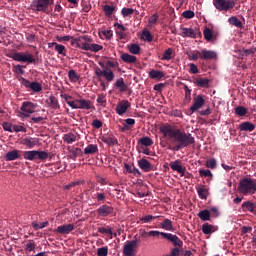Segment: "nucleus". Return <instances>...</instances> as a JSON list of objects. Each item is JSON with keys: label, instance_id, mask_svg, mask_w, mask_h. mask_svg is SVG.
<instances>
[{"label": "nucleus", "instance_id": "nucleus-1", "mask_svg": "<svg viewBox=\"0 0 256 256\" xmlns=\"http://www.w3.org/2000/svg\"><path fill=\"white\" fill-rule=\"evenodd\" d=\"M159 130L163 137H169L172 143H174L172 148L169 146L171 151H181V149H185V147L195 145V137H193L191 133L181 130L176 125L165 124L160 126Z\"/></svg>", "mask_w": 256, "mask_h": 256}, {"label": "nucleus", "instance_id": "nucleus-2", "mask_svg": "<svg viewBox=\"0 0 256 256\" xmlns=\"http://www.w3.org/2000/svg\"><path fill=\"white\" fill-rule=\"evenodd\" d=\"M238 192L241 195H255L256 179H253L251 177L242 178L238 184Z\"/></svg>", "mask_w": 256, "mask_h": 256}, {"label": "nucleus", "instance_id": "nucleus-3", "mask_svg": "<svg viewBox=\"0 0 256 256\" xmlns=\"http://www.w3.org/2000/svg\"><path fill=\"white\" fill-rule=\"evenodd\" d=\"M23 158L26 161H45L49 159V152L46 151H39V150H30L23 152Z\"/></svg>", "mask_w": 256, "mask_h": 256}, {"label": "nucleus", "instance_id": "nucleus-4", "mask_svg": "<svg viewBox=\"0 0 256 256\" xmlns=\"http://www.w3.org/2000/svg\"><path fill=\"white\" fill-rule=\"evenodd\" d=\"M213 5L217 11H231L235 7V0H213Z\"/></svg>", "mask_w": 256, "mask_h": 256}, {"label": "nucleus", "instance_id": "nucleus-5", "mask_svg": "<svg viewBox=\"0 0 256 256\" xmlns=\"http://www.w3.org/2000/svg\"><path fill=\"white\" fill-rule=\"evenodd\" d=\"M13 61H18L19 63H35V58L33 54H25L23 52H15L12 55Z\"/></svg>", "mask_w": 256, "mask_h": 256}, {"label": "nucleus", "instance_id": "nucleus-6", "mask_svg": "<svg viewBox=\"0 0 256 256\" xmlns=\"http://www.w3.org/2000/svg\"><path fill=\"white\" fill-rule=\"evenodd\" d=\"M20 83L25 87L26 89H31L34 93H39L40 91H43V86H41V83L39 82H31L23 77L20 78Z\"/></svg>", "mask_w": 256, "mask_h": 256}, {"label": "nucleus", "instance_id": "nucleus-7", "mask_svg": "<svg viewBox=\"0 0 256 256\" xmlns=\"http://www.w3.org/2000/svg\"><path fill=\"white\" fill-rule=\"evenodd\" d=\"M37 107V104L29 101H25L22 103L20 107V111H22L23 117H30L32 113H35V108Z\"/></svg>", "mask_w": 256, "mask_h": 256}, {"label": "nucleus", "instance_id": "nucleus-8", "mask_svg": "<svg viewBox=\"0 0 256 256\" xmlns=\"http://www.w3.org/2000/svg\"><path fill=\"white\" fill-rule=\"evenodd\" d=\"M51 0H33L31 7L33 11H42L45 12L49 8Z\"/></svg>", "mask_w": 256, "mask_h": 256}, {"label": "nucleus", "instance_id": "nucleus-9", "mask_svg": "<svg viewBox=\"0 0 256 256\" xmlns=\"http://www.w3.org/2000/svg\"><path fill=\"white\" fill-rule=\"evenodd\" d=\"M199 58L204 61L217 60V52L213 50L203 49L201 52L197 51Z\"/></svg>", "mask_w": 256, "mask_h": 256}, {"label": "nucleus", "instance_id": "nucleus-10", "mask_svg": "<svg viewBox=\"0 0 256 256\" xmlns=\"http://www.w3.org/2000/svg\"><path fill=\"white\" fill-rule=\"evenodd\" d=\"M139 240L135 239L132 241H128L123 247V255L125 256H133L135 248L137 247Z\"/></svg>", "mask_w": 256, "mask_h": 256}, {"label": "nucleus", "instance_id": "nucleus-11", "mask_svg": "<svg viewBox=\"0 0 256 256\" xmlns=\"http://www.w3.org/2000/svg\"><path fill=\"white\" fill-rule=\"evenodd\" d=\"M204 105H205V98L202 95H197L193 99V104L190 107V111L192 113H195V111H199V109H203Z\"/></svg>", "mask_w": 256, "mask_h": 256}, {"label": "nucleus", "instance_id": "nucleus-12", "mask_svg": "<svg viewBox=\"0 0 256 256\" xmlns=\"http://www.w3.org/2000/svg\"><path fill=\"white\" fill-rule=\"evenodd\" d=\"M181 37H189L190 39H197V35H201V32H199L198 29H193V28H181Z\"/></svg>", "mask_w": 256, "mask_h": 256}, {"label": "nucleus", "instance_id": "nucleus-13", "mask_svg": "<svg viewBox=\"0 0 256 256\" xmlns=\"http://www.w3.org/2000/svg\"><path fill=\"white\" fill-rule=\"evenodd\" d=\"M163 239L170 241L174 247H183V240L178 238L177 235H173L171 233L163 234Z\"/></svg>", "mask_w": 256, "mask_h": 256}, {"label": "nucleus", "instance_id": "nucleus-14", "mask_svg": "<svg viewBox=\"0 0 256 256\" xmlns=\"http://www.w3.org/2000/svg\"><path fill=\"white\" fill-rule=\"evenodd\" d=\"M113 211V207L103 204L96 210V213L98 217H109V215H113Z\"/></svg>", "mask_w": 256, "mask_h": 256}, {"label": "nucleus", "instance_id": "nucleus-15", "mask_svg": "<svg viewBox=\"0 0 256 256\" xmlns=\"http://www.w3.org/2000/svg\"><path fill=\"white\" fill-rule=\"evenodd\" d=\"M71 231H75V224H65L58 226L57 229L54 230V233H58L59 235H69Z\"/></svg>", "mask_w": 256, "mask_h": 256}, {"label": "nucleus", "instance_id": "nucleus-16", "mask_svg": "<svg viewBox=\"0 0 256 256\" xmlns=\"http://www.w3.org/2000/svg\"><path fill=\"white\" fill-rule=\"evenodd\" d=\"M99 65L103 69V77H105L108 83H111V81L115 79V73H113V70H111L109 67H105V64L103 62H99Z\"/></svg>", "mask_w": 256, "mask_h": 256}, {"label": "nucleus", "instance_id": "nucleus-17", "mask_svg": "<svg viewBox=\"0 0 256 256\" xmlns=\"http://www.w3.org/2000/svg\"><path fill=\"white\" fill-rule=\"evenodd\" d=\"M131 107V103L127 100H122L117 106H116V113L117 115H125L127 113V109Z\"/></svg>", "mask_w": 256, "mask_h": 256}, {"label": "nucleus", "instance_id": "nucleus-18", "mask_svg": "<svg viewBox=\"0 0 256 256\" xmlns=\"http://www.w3.org/2000/svg\"><path fill=\"white\" fill-rule=\"evenodd\" d=\"M21 144L25 145V147H28V149H33L39 145V138L26 137L22 139Z\"/></svg>", "mask_w": 256, "mask_h": 256}, {"label": "nucleus", "instance_id": "nucleus-19", "mask_svg": "<svg viewBox=\"0 0 256 256\" xmlns=\"http://www.w3.org/2000/svg\"><path fill=\"white\" fill-rule=\"evenodd\" d=\"M169 167L172 171H177V173H180L181 177L185 176V168L181 166V161L175 160L173 162H170Z\"/></svg>", "mask_w": 256, "mask_h": 256}, {"label": "nucleus", "instance_id": "nucleus-20", "mask_svg": "<svg viewBox=\"0 0 256 256\" xmlns=\"http://www.w3.org/2000/svg\"><path fill=\"white\" fill-rule=\"evenodd\" d=\"M101 141L106 145H108L109 147H114V145H119V141L113 134L102 136Z\"/></svg>", "mask_w": 256, "mask_h": 256}, {"label": "nucleus", "instance_id": "nucleus-21", "mask_svg": "<svg viewBox=\"0 0 256 256\" xmlns=\"http://www.w3.org/2000/svg\"><path fill=\"white\" fill-rule=\"evenodd\" d=\"M138 166L140 167V169H142V171H145V173H149V171L153 169L151 162H149V160L145 158L138 160Z\"/></svg>", "mask_w": 256, "mask_h": 256}, {"label": "nucleus", "instance_id": "nucleus-22", "mask_svg": "<svg viewBox=\"0 0 256 256\" xmlns=\"http://www.w3.org/2000/svg\"><path fill=\"white\" fill-rule=\"evenodd\" d=\"M48 47L49 49H51V47H54V50L56 51V53H58V55H63L65 57V51H67V49L64 45L57 44V42H49Z\"/></svg>", "mask_w": 256, "mask_h": 256}, {"label": "nucleus", "instance_id": "nucleus-23", "mask_svg": "<svg viewBox=\"0 0 256 256\" xmlns=\"http://www.w3.org/2000/svg\"><path fill=\"white\" fill-rule=\"evenodd\" d=\"M155 219H159V216H153L151 214H146L139 218L138 223H140L141 225H145L147 223H152V221H155Z\"/></svg>", "mask_w": 256, "mask_h": 256}, {"label": "nucleus", "instance_id": "nucleus-24", "mask_svg": "<svg viewBox=\"0 0 256 256\" xmlns=\"http://www.w3.org/2000/svg\"><path fill=\"white\" fill-rule=\"evenodd\" d=\"M46 103L48 107H51V109H60L59 100L57 97L51 95L48 99H46Z\"/></svg>", "mask_w": 256, "mask_h": 256}, {"label": "nucleus", "instance_id": "nucleus-25", "mask_svg": "<svg viewBox=\"0 0 256 256\" xmlns=\"http://www.w3.org/2000/svg\"><path fill=\"white\" fill-rule=\"evenodd\" d=\"M20 157L19 150H12L5 154L4 159L5 161H16V159H19Z\"/></svg>", "mask_w": 256, "mask_h": 256}, {"label": "nucleus", "instance_id": "nucleus-26", "mask_svg": "<svg viewBox=\"0 0 256 256\" xmlns=\"http://www.w3.org/2000/svg\"><path fill=\"white\" fill-rule=\"evenodd\" d=\"M217 229V226H213L207 222L202 225V233H204V235H211V233H215Z\"/></svg>", "mask_w": 256, "mask_h": 256}, {"label": "nucleus", "instance_id": "nucleus-27", "mask_svg": "<svg viewBox=\"0 0 256 256\" xmlns=\"http://www.w3.org/2000/svg\"><path fill=\"white\" fill-rule=\"evenodd\" d=\"M196 189H197L198 197L200 199H204L205 201H207V197H209V189L205 188V186L198 187Z\"/></svg>", "mask_w": 256, "mask_h": 256}, {"label": "nucleus", "instance_id": "nucleus-28", "mask_svg": "<svg viewBox=\"0 0 256 256\" xmlns=\"http://www.w3.org/2000/svg\"><path fill=\"white\" fill-rule=\"evenodd\" d=\"M115 87L116 89H119L121 93H125V91L128 89V86L125 84V80H123V78L116 80Z\"/></svg>", "mask_w": 256, "mask_h": 256}, {"label": "nucleus", "instance_id": "nucleus-29", "mask_svg": "<svg viewBox=\"0 0 256 256\" xmlns=\"http://www.w3.org/2000/svg\"><path fill=\"white\" fill-rule=\"evenodd\" d=\"M98 233H101L102 235H110L111 237H117V233H113V230L110 226L99 227Z\"/></svg>", "mask_w": 256, "mask_h": 256}, {"label": "nucleus", "instance_id": "nucleus-30", "mask_svg": "<svg viewBox=\"0 0 256 256\" xmlns=\"http://www.w3.org/2000/svg\"><path fill=\"white\" fill-rule=\"evenodd\" d=\"M99 151V147H97V144H89L84 149V155H93Z\"/></svg>", "mask_w": 256, "mask_h": 256}, {"label": "nucleus", "instance_id": "nucleus-31", "mask_svg": "<svg viewBox=\"0 0 256 256\" xmlns=\"http://www.w3.org/2000/svg\"><path fill=\"white\" fill-rule=\"evenodd\" d=\"M240 131H254L255 130V124L251 122H242L239 125Z\"/></svg>", "mask_w": 256, "mask_h": 256}, {"label": "nucleus", "instance_id": "nucleus-32", "mask_svg": "<svg viewBox=\"0 0 256 256\" xmlns=\"http://www.w3.org/2000/svg\"><path fill=\"white\" fill-rule=\"evenodd\" d=\"M63 141L68 144L75 143L77 141V135L71 132L64 134Z\"/></svg>", "mask_w": 256, "mask_h": 256}, {"label": "nucleus", "instance_id": "nucleus-33", "mask_svg": "<svg viewBox=\"0 0 256 256\" xmlns=\"http://www.w3.org/2000/svg\"><path fill=\"white\" fill-rule=\"evenodd\" d=\"M121 59L124 61V63H135V61H137L136 56L127 53H123L121 55Z\"/></svg>", "mask_w": 256, "mask_h": 256}, {"label": "nucleus", "instance_id": "nucleus-34", "mask_svg": "<svg viewBox=\"0 0 256 256\" xmlns=\"http://www.w3.org/2000/svg\"><path fill=\"white\" fill-rule=\"evenodd\" d=\"M160 225L162 229H165V231H175L173 228V221L169 219H165Z\"/></svg>", "mask_w": 256, "mask_h": 256}, {"label": "nucleus", "instance_id": "nucleus-35", "mask_svg": "<svg viewBox=\"0 0 256 256\" xmlns=\"http://www.w3.org/2000/svg\"><path fill=\"white\" fill-rule=\"evenodd\" d=\"M138 143L144 147H151L153 145V139L149 138V136H144L138 140Z\"/></svg>", "mask_w": 256, "mask_h": 256}, {"label": "nucleus", "instance_id": "nucleus-36", "mask_svg": "<svg viewBox=\"0 0 256 256\" xmlns=\"http://www.w3.org/2000/svg\"><path fill=\"white\" fill-rule=\"evenodd\" d=\"M78 109H91V100L81 99L78 100Z\"/></svg>", "mask_w": 256, "mask_h": 256}, {"label": "nucleus", "instance_id": "nucleus-37", "mask_svg": "<svg viewBox=\"0 0 256 256\" xmlns=\"http://www.w3.org/2000/svg\"><path fill=\"white\" fill-rule=\"evenodd\" d=\"M149 76L151 79H163V77H165V73L161 70H151L149 72Z\"/></svg>", "mask_w": 256, "mask_h": 256}, {"label": "nucleus", "instance_id": "nucleus-38", "mask_svg": "<svg viewBox=\"0 0 256 256\" xmlns=\"http://www.w3.org/2000/svg\"><path fill=\"white\" fill-rule=\"evenodd\" d=\"M31 225L35 231H39V229H45V227H49V221H45L42 223H37V221H33Z\"/></svg>", "mask_w": 256, "mask_h": 256}, {"label": "nucleus", "instance_id": "nucleus-39", "mask_svg": "<svg viewBox=\"0 0 256 256\" xmlns=\"http://www.w3.org/2000/svg\"><path fill=\"white\" fill-rule=\"evenodd\" d=\"M198 217L202 220V221H209L211 219V212L207 209L205 210H201L198 213Z\"/></svg>", "mask_w": 256, "mask_h": 256}, {"label": "nucleus", "instance_id": "nucleus-40", "mask_svg": "<svg viewBox=\"0 0 256 256\" xmlns=\"http://www.w3.org/2000/svg\"><path fill=\"white\" fill-rule=\"evenodd\" d=\"M184 91H185V96H184V103L185 105H189L191 103V89H189V86L184 85Z\"/></svg>", "mask_w": 256, "mask_h": 256}, {"label": "nucleus", "instance_id": "nucleus-41", "mask_svg": "<svg viewBox=\"0 0 256 256\" xmlns=\"http://www.w3.org/2000/svg\"><path fill=\"white\" fill-rule=\"evenodd\" d=\"M228 23L230 25H234V27H243V22L237 18V16H232L228 19Z\"/></svg>", "mask_w": 256, "mask_h": 256}, {"label": "nucleus", "instance_id": "nucleus-42", "mask_svg": "<svg viewBox=\"0 0 256 256\" xmlns=\"http://www.w3.org/2000/svg\"><path fill=\"white\" fill-rule=\"evenodd\" d=\"M173 49L168 48L164 51V54L161 58L162 61H171L173 59Z\"/></svg>", "mask_w": 256, "mask_h": 256}, {"label": "nucleus", "instance_id": "nucleus-43", "mask_svg": "<svg viewBox=\"0 0 256 256\" xmlns=\"http://www.w3.org/2000/svg\"><path fill=\"white\" fill-rule=\"evenodd\" d=\"M124 167L127 173H132V175H138L139 177H141V171H139V169L135 167L132 168L129 164H125Z\"/></svg>", "mask_w": 256, "mask_h": 256}, {"label": "nucleus", "instance_id": "nucleus-44", "mask_svg": "<svg viewBox=\"0 0 256 256\" xmlns=\"http://www.w3.org/2000/svg\"><path fill=\"white\" fill-rule=\"evenodd\" d=\"M68 77H69L71 83H77V81H79V74H77V72H75V70H69Z\"/></svg>", "mask_w": 256, "mask_h": 256}, {"label": "nucleus", "instance_id": "nucleus-45", "mask_svg": "<svg viewBox=\"0 0 256 256\" xmlns=\"http://www.w3.org/2000/svg\"><path fill=\"white\" fill-rule=\"evenodd\" d=\"M141 39L143 41H148V43H151V41H153V35H151V32H149V30H144L142 32Z\"/></svg>", "mask_w": 256, "mask_h": 256}, {"label": "nucleus", "instance_id": "nucleus-46", "mask_svg": "<svg viewBox=\"0 0 256 256\" xmlns=\"http://www.w3.org/2000/svg\"><path fill=\"white\" fill-rule=\"evenodd\" d=\"M255 203L251 202V201H245L241 207L243 211H249L250 213H252L253 211V206Z\"/></svg>", "mask_w": 256, "mask_h": 256}, {"label": "nucleus", "instance_id": "nucleus-47", "mask_svg": "<svg viewBox=\"0 0 256 256\" xmlns=\"http://www.w3.org/2000/svg\"><path fill=\"white\" fill-rule=\"evenodd\" d=\"M141 51V46L139 44H131L129 46V52L132 53V55H139Z\"/></svg>", "mask_w": 256, "mask_h": 256}, {"label": "nucleus", "instance_id": "nucleus-48", "mask_svg": "<svg viewBox=\"0 0 256 256\" xmlns=\"http://www.w3.org/2000/svg\"><path fill=\"white\" fill-rule=\"evenodd\" d=\"M205 165L208 169H217V160H215V158H210L206 160Z\"/></svg>", "mask_w": 256, "mask_h": 256}, {"label": "nucleus", "instance_id": "nucleus-49", "mask_svg": "<svg viewBox=\"0 0 256 256\" xmlns=\"http://www.w3.org/2000/svg\"><path fill=\"white\" fill-rule=\"evenodd\" d=\"M235 113L236 115H239V117H245V115H247V108L244 106H237L235 108Z\"/></svg>", "mask_w": 256, "mask_h": 256}, {"label": "nucleus", "instance_id": "nucleus-50", "mask_svg": "<svg viewBox=\"0 0 256 256\" xmlns=\"http://www.w3.org/2000/svg\"><path fill=\"white\" fill-rule=\"evenodd\" d=\"M197 87H209V79L207 78H200L196 80Z\"/></svg>", "mask_w": 256, "mask_h": 256}, {"label": "nucleus", "instance_id": "nucleus-51", "mask_svg": "<svg viewBox=\"0 0 256 256\" xmlns=\"http://www.w3.org/2000/svg\"><path fill=\"white\" fill-rule=\"evenodd\" d=\"M103 11L107 17L113 15V12L115 11V7L111 5H104Z\"/></svg>", "mask_w": 256, "mask_h": 256}, {"label": "nucleus", "instance_id": "nucleus-52", "mask_svg": "<svg viewBox=\"0 0 256 256\" xmlns=\"http://www.w3.org/2000/svg\"><path fill=\"white\" fill-rule=\"evenodd\" d=\"M133 13H135V9L133 8L124 7L121 10V15H123L124 17H130V15H133Z\"/></svg>", "mask_w": 256, "mask_h": 256}, {"label": "nucleus", "instance_id": "nucleus-53", "mask_svg": "<svg viewBox=\"0 0 256 256\" xmlns=\"http://www.w3.org/2000/svg\"><path fill=\"white\" fill-rule=\"evenodd\" d=\"M203 35L206 41H211L213 39V32L209 28L204 29Z\"/></svg>", "mask_w": 256, "mask_h": 256}, {"label": "nucleus", "instance_id": "nucleus-54", "mask_svg": "<svg viewBox=\"0 0 256 256\" xmlns=\"http://www.w3.org/2000/svg\"><path fill=\"white\" fill-rule=\"evenodd\" d=\"M109 255V247H101L97 249V256H107Z\"/></svg>", "mask_w": 256, "mask_h": 256}, {"label": "nucleus", "instance_id": "nucleus-55", "mask_svg": "<svg viewBox=\"0 0 256 256\" xmlns=\"http://www.w3.org/2000/svg\"><path fill=\"white\" fill-rule=\"evenodd\" d=\"M146 235L148 237H159L161 235V237H163V235H166L165 232H159L157 230H152V231H149L148 233H146Z\"/></svg>", "mask_w": 256, "mask_h": 256}, {"label": "nucleus", "instance_id": "nucleus-56", "mask_svg": "<svg viewBox=\"0 0 256 256\" xmlns=\"http://www.w3.org/2000/svg\"><path fill=\"white\" fill-rule=\"evenodd\" d=\"M181 251H183V247H174L170 251L171 256H179L181 255Z\"/></svg>", "mask_w": 256, "mask_h": 256}, {"label": "nucleus", "instance_id": "nucleus-57", "mask_svg": "<svg viewBox=\"0 0 256 256\" xmlns=\"http://www.w3.org/2000/svg\"><path fill=\"white\" fill-rule=\"evenodd\" d=\"M182 16L184 19H193V17H195V12L192 10H186L182 13Z\"/></svg>", "mask_w": 256, "mask_h": 256}, {"label": "nucleus", "instance_id": "nucleus-58", "mask_svg": "<svg viewBox=\"0 0 256 256\" xmlns=\"http://www.w3.org/2000/svg\"><path fill=\"white\" fill-rule=\"evenodd\" d=\"M13 131L15 133H27V128L26 127H23L21 125H14L13 126Z\"/></svg>", "mask_w": 256, "mask_h": 256}, {"label": "nucleus", "instance_id": "nucleus-59", "mask_svg": "<svg viewBox=\"0 0 256 256\" xmlns=\"http://www.w3.org/2000/svg\"><path fill=\"white\" fill-rule=\"evenodd\" d=\"M199 175L200 177H213V173H211V170H205V169H200Z\"/></svg>", "mask_w": 256, "mask_h": 256}, {"label": "nucleus", "instance_id": "nucleus-60", "mask_svg": "<svg viewBox=\"0 0 256 256\" xmlns=\"http://www.w3.org/2000/svg\"><path fill=\"white\" fill-rule=\"evenodd\" d=\"M2 127L4 131H8V133H13V124H11L10 122H4L2 124Z\"/></svg>", "mask_w": 256, "mask_h": 256}, {"label": "nucleus", "instance_id": "nucleus-61", "mask_svg": "<svg viewBox=\"0 0 256 256\" xmlns=\"http://www.w3.org/2000/svg\"><path fill=\"white\" fill-rule=\"evenodd\" d=\"M103 50V46L99 45V44H91L90 46V51H92L93 53H98V51Z\"/></svg>", "mask_w": 256, "mask_h": 256}, {"label": "nucleus", "instance_id": "nucleus-62", "mask_svg": "<svg viewBox=\"0 0 256 256\" xmlns=\"http://www.w3.org/2000/svg\"><path fill=\"white\" fill-rule=\"evenodd\" d=\"M69 153H71L74 159H76V157H79V155H81V148L71 149L69 150Z\"/></svg>", "mask_w": 256, "mask_h": 256}, {"label": "nucleus", "instance_id": "nucleus-63", "mask_svg": "<svg viewBox=\"0 0 256 256\" xmlns=\"http://www.w3.org/2000/svg\"><path fill=\"white\" fill-rule=\"evenodd\" d=\"M211 113H213V111L211 110V107H209V106L207 107V109L199 111V115H202V117L211 115Z\"/></svg>", "mask_w": 256, "mask_h": 256}, {"label": "nucleus", "instance_id": "nucleus-64", "mask_svg": "<svg viewBox=\"0 0 256 256\" xmlns=\"http://www.w3.org/2000/svg\"><path fill=\"white\" fill-rule=\"evenodd\" d=\"M56 39L61 43L63 41H71V39H73V36H57Z\"/></svg>", "mask_w": 256, "mask_h": 256}]
</instances>
